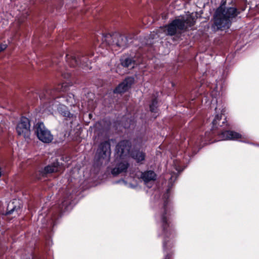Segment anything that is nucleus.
<instances>
[{
    "label": "nucleus",
    "mask_w": 259,
    "mask_h": 259,
    "mask_svg": "<svg viewBox=\"0 0 259 259\" xmlns=\"http://www.w3.org/2000/svg\"><path fill=\"white\" fill-rule=\"evenodd\" d=\"M66 62L68 65L71 67H74L77 65H81L83 68H89L90 61L87 57L82 56L80 58H76L71 55H67L66 56Z\"/></svg>",
    "instance_id": "9"
},
{
    "label": "nucleus",
    "mask_w": 259,
    "mask_h": 259,
    "mask_svg": "<svg viewBox=\"0 0 259 259\" xmlns=\"http://www.w3.org/2000/svg\"><path fill=\"white\" fill-rule=\"evenodd\" d=\"M55 91H47L46 94H45V98H50L49 96L53 97Z\"/></svg>",
    "instance_id": "23"
},
{
    "label": "nucleus",
    "mask_w": 259,
    "mask_h": 259,
    "mask_svg": "<svg viewBox=\"0 0 259 259\" xmlns=\"http://www.w3.org/2000/svg\"><path fill=\"white\" fill-rule=\"evenodd\" d=\"M174 164H175V168L176 170L177 171V172H172L171 174V177L169 180L170 182H172L174 179L176 180L178 176V173H180L181 171H182L183 170V169H181L180 168V166L179 165H178L177 162H174Z\"/></svg>",
    "instance_id": "18"
},
{
    "label": "nucleus",
    "mask_w": 259,
    "mask_h": 259,
    "mask_svg": "<svg viewBox=\"0 0 259 259\" xmlns=\"http://www.w3.org/2000/svg\"><path fill=\"white\" fill-rule=\"evenodd\" d=\"M171 256L172 254L171 253H167L165 255L164 259H170Z\"/></svg>",
    "instance_id": "26"
},
{
    "label": "nucleus",
    "mask_w": 259,
    "mask_h": 259,
    "mask_svg": "<svg viewBox=\"0 0 259 259\" xmlns=\"http://www.w3.org/2000/svg\"><path fill=\"white\" fill-rule=\"evenodd\" d=\"M240 141L242 142H246L245 141H242V140H240Z\"/></svg>",
    "instance_id": "29"
},
{
    "label": "nucleus",
    "mask_w": 259,
    "mask_h": 259,
    "mask_svg": "<svg viewBox=\"0 0 259 259\" xmlns=\"http://www.w3.org/2000/svg\"><path fill=\"white\" fill-rule=\"evenodd\" d=\"M34 133L37 138L44 143H50L54 139L51 132L45 126L42 122H39L34 126Z\"/></svg>",
    "instance_id": "5"
},
{
    "label": "nucleus",
    "mask_w": 259,
    "mask_h": 259,
    "mask_svg": "<svg viewBox=\"0 0 259 259\" xmlns=\"http://www.w3.org/2000/svg\"><path fill=\"white\" fill-rule=\"evenodd\" d=\"M134 82V78L132 77L126 78L114 90V93H122L126 92Z\"/></svg>",
    "instance_id": "11"
},
{
    "label": "nucleus",
    "mask_w": 259,
    "mask_h": 259,
    "mask_svg": "<svg viewBox=\"0 0 259 259\" xmlns=\"http://www.w3.org/2000/svg\"><path fill=\"white\" fill-rule=\"evenodd\" d=\"M128 166L129 164L126 161L120 162L116 167L112 169L111 173L113 176H116L122 172L125 171Z\"/></svg>",
    "instance_id": "15"
},
{
    "label": "nucleus",
    "mask_w": 259,
    "mask_h": 259,
    "mask_svg": "<svg viewBox=\"0 0 259 259\" xmlns=\"http://www.w3.org/2000/svg\"><path fill=\"white\" fill-rule=\"evenodd\" d=\"M74 98L69 97L68 99L66 97H59L55 98L50 104L53 107L57 108L59 112L65 117H71L73 115L68 111L66 106L65 105H71L73 104Z\"/></svg>",
    "instance_id": "3"
},
{
    "label": "nucleus",
    "mask_w": 259,
    "mask_h": 259,
    "mask_svg": "<svg viewBox=\"0 0 259 259\" xmlns=\"http://www.w3.org/2000/svg\"><path fill=\"white\" fill-rule=\"evenodd\" d=\"M157 101L156 99L153 100L152 103L150 105V111L152 112H156Z\"/></svg>",
    "instance_id": "20"
},
{
    "label": "nucleus",
    "mask_w": 259,
    "mask_h": 259,
    "mask_svg": "<svg viewBox=\"0 0 259 259\" xmlns=\"http://www.w3.org/2000/svg\"><path fill=\"white\" fill-rule=\"evenodd\" d=\"M131 143L127 140H123L119 142L115 149L116 159H124L130 155Z\"/></svg>",
    "instance_id": "8"
},
{
    "label": "nucleus",
    "mask_w": 259,
    "mask_h": 259,
    "mask_svg": "<svg viewBox=\"0 0 259 259\" xmlns=\"http://www.w3.org/2000/svg\"><path fill=\"white\" fill-rule=\"evenodd\" d=\"M239 14L240 12L236 8H224L222 6H220L217 9L214 16V29L219 30L229 28L233 19Z\"/></svg>",
    "instance_id": "2"
},
{
    "label": "nucleus",
    "mask_w": 259,
    "mask_h": 259,
    "mask_svg": "<svg viewBox=\"0 0 259 259\" xmlns=\"http://www.w3.org/2000/svg\"><path fill=\"white\" fill-rule=\"evenodd\" d=\"M111 145L109 140L101 142L97 151L96 156L99 161L108 162L111 155Z\"/></svg>",
    "instance_id": "7"
},
{
    "label": "nucleus",
    "mask_w": 259,
    "mask_h": 259,
    "mask_svg": "<svg viewBox=\"0 0 259 259\" xmlns=\"http://www.w3.org/2000/svg\"><path fill=\"white\" fill-rule=\"evenodd\" d=\"M131 187H132V186L131 185V184H130L129 185Z\"/></svg>",
    "instance_id": "30"
},
{
    "label": "nucleus",
    "mask_w": 259,
    "mask_h": 259,
    "mask_svg": "<svg viewBox=\"0 0 259 259\" xmlns=\"http://www.w3.org/2000/svg\"><path fill=\"white\" fill-rule=\"evenodd\" d=\"M62 75L64 76V78H67L70 76V75L69 74H66L65 73L63 74Z\"/></svg>",
    "instance_id": "27"
},
{
    "label": "nucleus",
    "mask_w": 259,
    "mask_h": 259,
    "mask_svg": "<svg viewBox=\"0 0 259 259\" xmlns=\"http://www.w3.org/2000/svg\"><path fill=\"white\" fill-rule=\"evenodd\" d=\"M121 65L125 67H128L134 64L133 60L130 57L123 59L121 60Z\"/></svg>",
    "instance_id": "19"
},
{
    "label": "nucleus",
    "mask_w": 259,
    "mask_h": 259,
    "mask_svg": "<svg viewBox=\"0 0 259 259\" xmlns=\"http://www.w3.org/2000/svg\"><path fill=\"white\" fill-rule=\"evenodd\" d=\"M185 22L181 19H175L173 20L167 26V33L168 35H174L178 30H183L185 28Z\"/></svg>",
    "instance_id": "10"
},
{
    "label": "nucleus",
    "mask_w": 259,
    "mask_h": 259,
    "mask_svg": "<svg viewBox=\"0 0 259 259\" xmlns=\"http://www.w3.org/2000/svg\"><path fill=\"white\" fill-rule=\"evenodd\" d=\"M59 165L58 162L54 163L52 164L48 165L45 167L43 172L45 174H50L59 170Z\"/></svg>",
    "instance_id": "17"
},
{
    "label": "nucleus",
    "mask_w": 259,
    "mask_h": 259,
    "mask_svg": "<svg viewBox=\"0 0 259 259\" xmlns=\"http://www.w3.org/2000/svg\"><path fill=\"white\" fill-rule=\"evenodd\" d=\"M67 203V202H66L65 201H64V202H62V205H65Z\"/></svg>",
    "instance_id": "28"
},
{
    "label": "nucleus",
    "mask_w": 259,
    "mask_h": 259,
    "mask_svg": "<svg viewBox=\"0 0 259 259\" xmlns=\"http://www.w3.org/2000/svg\"><path fill=\"white\" fill-rule=\"evenodd\" d=\"M21 207V206L19 200L14 199L12 201L8 203L6 214H12L14 211H18Z\"/></svg>",
    "instance_id": "14"
},
{
    "label": "nucleus",
    "mask_w": 259,
    "mask_h": 259,
    "mask_svg": "<svg viewBox=\"0 0 259 259\" xmlns=\"http://www.w3.org/2000/svg\"><path fill=\"white\" fill-rule=\"evenodd\" d=\"M141 177L145 184L148 187L151 188L152 187L151 184L156 180V175L153 170H147L142 172Z\"/></svg>",
    "instance_id": "13"
},
{
    "label": "nucleus",
    "mask_w": 259,
    "mask_h": 259,
    "mask_svg": "<svg viewBox=\"0 0 259 259\" xmlns=\"http://www.w3.org/2000/svg\"><path fill=\"white\" fill-rule=\"evenodd\" d=\"M122 183L125 186H127L128 184L123 180H120L117 182L116 183Z\"/></svg>",
    "instance_id": "25"
},
{
    "label": "nucleus",
    "mask_w": 259,
    "mask_h": 259,
    "mask_svg": "<svg viewBox=\"0 0 259 259\" xmlns=\"http://www.w3.org/2000/svg\"><path fill=\"white\" fill-rule=\"evenodd\" d=\"M131 155L137 162L144 160L145 158V153L139 150H134L132 151Z\"/></svg>",
    "instance_id": "16"
},
{
    "label": "nucleus",
    "mask_w": 259,
    "mask_h": 259,
    "mask_svg": "<svg viewBox=\"0 0 259 259\" xmlns=\"http://www.w3.org/2000/svg\"><path fill=\"white\" fill-rule=\"evenodd\" d=\"M220 140H238L241 139L242 136L239 133L232 131H225L222 132L219 135Z\"/></svg>",
    "instance_id": "12"
},
{
    "label": "nucleus",
    "mask_w": 259,
    "mask_h": 259,
    "mask_svg": "<svg viewBox=\"0 0 259 259\" xmlns=\"http://www.w3.org/2000/svg\"><path fill=\"white\" fill-rule=\"evenodd\" d=\"M102 39L103 42L105 41L107 44L111 45L113 47H118L121 49H124L127 46V38L123 35L103 34Z\"/></svg>",
    "instance_id": "4"
},
{
    "label": "nucleus",
    "mask_w": 259,
    "mask_h": 259,
    "mask_svg": "<svg viewBox=\"0 0 259 259\" xmlns=\"http://www.w3.org/2000/svg\"><path fill=\"white\" fill-rule=\"evenodd\" d=\"M68 83H63L61 85V87H59L57 89V90H60V91H61V92H65L67 90V88L68 87Z\"/></svg>",
    "instance_id": "22"
},
{
    "label": "nucleus",
    "mask_w": 259,
    "mask_h": 259,
    "mask_svg": "<svg viewBox=\"0 0 259 259\" xmlns=\"http://www.w3.org/2000/svg\"><path fill=\"white\" fill-rule=\"evenodd\" d=\"M222 118V116L221 115H219V114H217L212 122V128H214V127H217V125L218 124V121H220Z\"/></svg>",
    "instance_id": "21"
},
{
    "label": "nucleus",
    "mask_w": 259,
    "mask_h": 259,
    "mask_svg": "<svg viewBox=\"0 0 259 259\" xmlns=\"http://www.w3.org/2000/svg\"><path fill=\"white\" fill-rule=\"evenodd\" d=\"M7 46L6 45H0V52L6 49Z\"/></svg>",
    "instance_id": "24"
},
{
    "label": "nucleus",
    "mask_w": 259,
    "mask_h": 259,
    "mask_svg": "<svg viewBox=\"0 0 259 259\" xmlns=\"http://www.w3.org/2000/svg\"><path fill=\"white\" fill-rule=\"evenodd\" d=\"M168 191L164 196V203L162 208L160 211L155 215L156 221L157 225L161 229L162 233L159 235L163 236V247L164 251H166L168 247L167 246V238H172L175 236V232L170 225L169 222V216L170 215V205L168 200ZM168 240H167V242Z\"/></svg>",
    "instance_id": "1"
},
{
    "label": "nucleus",
    "mask_w": 259,
    "mask_h": 259,
    "mask_svg": "<svg viewBox=\"0 0 259 259\" xmlns=\"http://www.w3.org/2000/svg\"><path fill=\"white\" fill-rule=\"evenodd\" d=\"M16 130L19 136H22L26 140L29 139L31 135L29 119L27 117H22L16 126Z\"/></svg>",
    "instance_id": "6"
}]
</instances>
